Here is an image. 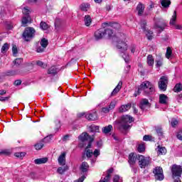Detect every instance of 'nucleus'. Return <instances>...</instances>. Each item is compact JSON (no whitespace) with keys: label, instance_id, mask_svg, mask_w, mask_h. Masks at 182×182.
<instances>
[{"label":"nucleus","instance_id":"obj_48","mask_svg":"<svg viewBox=\"0 0 182 182\" xmlns=\"http://www.w3.org/2000/svg\"><path fill=\"white\" fill-rule=\"evenodd\" d=\"M122 58L126 63H129V61L130 60V57L129 56V54L124 53L122 55Z\"/></svg>","mask_w":182,"mask_h":182},{"label":"nucleus","instance_id":"obj_47","mask_svg":"<svg viewBox=\"0 0 182 182\" xmlns=\"http://www.w3.org/2000/svg\"><path fill=\"white\" fill-rule=\"evenodd\" d=\"M156 68H160V66H163V58H160L158 60H156Z\"/></svg>","mask_w":182,"mask_h":182},{"label":"nucleus","instance_id":"obj_4","mask_svg":"<svg viewBox=\"0 0 182 182\" xmlns=\"http://www.w3.org/2000/svg\"><path fill=\"white\" fill-rule=\"evenodd\" d=\"M36 31L32 27H26L22 34V38L26 42H30L35 37Z\"/></svg>","mask_w":182,"mask_h":182},{"label":"nucleus","instance_id":"obj_31","mask_svg":"<svg viewBox=\"0 0 182 182\" xmlns=\"http://www.w3.org/2000/svg\"><path fill=\"white\" fill-rule=\"evenodd\" d=\"M89 168V164H87V162H82L81 166H80V170L83 171V173L87 171V169Z\"/></svg>","mask_w":182,"mask_h":182},{"label":"nucleus","instance_id":"obj_8","mask_svg":"<svg viewBox=\"0 0 182 182\" xmlns=\"http://www.w3.org/2000/svg\"><path fill=\"white\" fill-rule=\"evenodd\" d=\"M168 83V78L166 76H162L159 81V88L163 92L167 90V85Z\"/></svg>","mask_w":182,"mask_h":182},{"label":"nucleus","instance_id":"obj_56","mask_svg":"<svg viewBox=\"0 0 182 182\" xmlns=\"http://www.w3.org/2000/svg\"><path fill=\"white\" fill-rule=\"evenodd\" d=\"M29 8L28 7H24L23 9V14L24 15H26V16H28V15H29Z\"/></svg>","mask_w":182,"mask_h":182},{"label":"nucleus","instance_id":"obj_16","mask_svg":"<svg viewBox=\"0 0 182 182\" xmlns=\"http://www.w3.org/2000/svg\"><path fill=\"white\" fill-rule=\"evenodd\" d=\"M105 36V28H100L95 31V38L97 41L102 39Z\"/></svg>","mask_w":182,"mask_h":182},{"label":"nucleus","instance_id":"obj_38","mask_svg":"<svg viewBox=\"0 0 182 182\" xmlns=\"http://www.w3.org/2000/svg\"><path fill=\"white\" fill-rule=\"evenodd\" d=\"M182 90V85L181 84H176L173 88V91L176 93L181 92Z\"/></svg>","mask_w":182,"mask_h":182},{"label":"nucleus","instance_id":"obj_21","mask_svg":"<svg viewBox=\"0 0 182 182\" xmlns=\"http://www.w3.org/2000/svg\"><path fill=\"white\" fill-rule=\"evenodd\" d=\"M104 25L105 26H110L111 28H114V29H119V28H120V24L118 23H104Z\"/></svg>","mask_w":182,"mask_h":182},{"label":"nucleus","instance_id":"obj_29","mask_svg":"<svg viewBox=\"0 0 182 182\" xmlns=\"http://www.w3.org/2000/svg\"><path fill=\"white\" fill-rule=\"evenodd\" d=\"M67 170H69V167L68 166H60L58 168L57 172L58 174H63V173L67 171Z\"/></svg>","mask_w":182,"mask_h":182},{"label":"nucleus","instance_id":"obj_53","mask_svg":"<svg viewBox=\"0 0 182 182\" xmlns=\"http://www.w3.org/2000/svg\"><path fill=\"white\" fill-rule=\"evenodd\" d=\"M156 130L159 136H163V129H161V127H158L156 128Z\"/></svg>","mask_w":182,"mask_h":182},{"label":"nucleus","instance_id":"obj_37","mask_svg":"<svg viewBox=\"0 0 182 182\" xmlns=\"http://www.w3.org/2000/svg\"><path fill=\"white\" fill-rule=\"evenodd\" d=\"M48 41L46 38H43L41 39V41H40V45L41 46H43V48L46 49V47L48 46Z\"/></svg>","mask_w":182,"mask_h":182},{"label":"nucleus","instance_id":"obj_26","mask_svg":"<svg viewBox=\"0 0 182 182\" xmlns=\"http://www.w3.org/2000/svg\"><path fill=\"white\" fill-rule=\"evenodd\" d=\"M112 130H113V126L111 124L102 128V132L105 133V134H108Z\"/></svg>","mask_w":182,"mask_h":182},{"label":"nucleus","instance_id":"obj_30","mask_svg":"<svg viewBox=\"0 0 182 182\" xmlns=\"http://www.w3.org/2000/svg\"><path fill=\"white\" fill-rule=\"evenodd\" d=\"M85 24L86 26H90V23H92V18L89 15H86L84 18Z\"/></svg>","mask_w":182,"mask_h":182},{"label":"nucleus","instance_id":"obj_58","mask_svg":"<svg viewBox=\"0 0 182 182\" xmlns=\"http://www.w3.org/2000/svg\"><path fill=\"white\" fill-rule=\"evenodd\" d=\"M92 154L94 157H97L98 156H100V149H95L94 152H92Z\"/></svg>","mask_w":182,"mask_h":182},{"label":"nucleus","instance_id":"obj_41","mask_svg":"<svg viewBox=\"0 0 182 182\" xmlns=\"http://www.w3.org/2000/svg\"><path fill=\"white\" fill-rule=\"evenodd\" d=\"M85 154L87 156V157H92V156H93V151L89 149V148H87V146L85 148Z\"/></svg>","mask_w":182,"mask_h":182},{"label":"nucleus","instance_id":"obj_14","mask_svg":"<svg viewBox=\"0 0 182 182\" xmlns=\"http://www.w3.org/2000/svg\"><path fill=\"white\" fill-rule=\"evenodd\" d=\"M137 160H139V155H137L134 153L129 154L128 161L131 166H134V164H136V161H137Z\"/></svg>","mask_w":182,"mask_h":182},{"label":"nucleus","instance_id":"obj_61","mask_svg":"<svg viewBox=\"0 0 182 182\" xmlns=\"http://www.w3.org/2000/svg\"><path fill=\"white\" fill-rule=\"evenodd\" d=\"M177 139H178V140H181L182 141V131H179L176 135Z\"/></svg>","mask_w":182,"mask_h":182},{"label":"nucleus","instance_id":"obj_36","mask_svg":"<svg viewBox=\"0 0 182 182\" xmlns=\"http://www.w3.org/2000/svg\"><path fill=\"white\" fill-rule=\"evenodd\" d=\"M104 35L105 36H107L108 38H111L112 35H113V31H112V28H106L105 29Z\"/></svg>","mask_w":182,"mask_h":182},{"label":"nucleus","instance_id":"obj_7","mask_svg":"<svg viewBox=\"0 0 182 182\" xmlns=\"http://www.w3.org/2000/svg\"><path fill=\"white\" fill-rule=\"evenodd\" d=\"M78 139L81 141H89L87 149H90V147H92V143L93 142L94 139L87 133L83 132L79 136Z\"/></svg>","mask_w":182,"mask_h":182},{"label":"nucleus","instance_id":"obj_46","mask_svg":"<svg viewBox=\"0 0 182 182\" xmlns=\"http://www.w3.org/2000/svg\"><path fill=\"white\" fill-rule=\"evenodd\" d=\"M25 152H16L14 154V156L18 159H22V157H25Z\"/></svg>","mask_w":182,"mask_h":182},{"label":"nucleus","instance_id":"obj_34","mask_svg":"<svg viewBox=\"0 0 182 182\" xmlns=\"http://www.w3.org/2000/svg\"><path fill=\"white\" fill-rule=\"evenodd\" d=\"M58 73V68L55 66H52L48 69V75H56Z\"/></svg>","mask_w":182,"mask_h":182},{"label":"nucleus","instance_id":"obj_10","mask_svg":"<svg viewBox=\"0 0 182 182\" xmlns=\"http://www.w3.org/2000/svg\"><path fill=\"white\" fill-rule=\"evenodd\" d=\"M172 177L176 178V177H181L182 168L180 166L173 165L171 168Z\"/></svg>","mask_w":182,"mask_h":182},{"label":"nucleus","instance_id":"obj_59","mask_svg":"<svg viewBox=\"0 0 182 182\" xmlns=\"http://www.w3.org/2000/svg\"><path fill=\"white\" fill-rule=\"evenodd\" d=\"M42 147H43V144H42V143L37 144L35 145L36 150H41V149H42Z\"/></svg>","mask_w":182,"mask_h":182},{"label":"nucleus","instance_id":"obj_57","mask_svg":"<svg viewBox=\"0 0 182 182\" xmlns=\"http://www.w3.org/2000/svg\"><path fill=\"white\" fill-rule=\"evenodd\" d=\"M52 137H53L52 135L48 136L44 138L43 141H45V143H49V141L52 140Z\"/></svg>","mask_w":182,"mask_h":182},{"label":"nucleus","instance_id":"obj_24","mask_svg":"<svg viewBox=\"0 0 182 182\" xmlns=\"http://www.w3.org/2000/svg\"><path fill=\"white\" fill-rule=\"evenodd\" d=\"M146 63H147L148 66H154V58H153V55H149L147 56Z\"/></svg>","mask_w":182,"mask_h":182},{"label":"nucleus","instance_id":"obj_17","mask_svg":"<svg viewBox=\"0 0 182 182\" xmlns=\"http://www.w3.org/2000/svg\"><path fill=\"white\" fill-rule=\"evenodd\" d=\"M140 108L141 110H144L146 107H150V102H149V100L144 98L142 99L140 102Z\"/></svg>","mask_w":182,"mask_h":182},{"label":"nucleus","instance_id":"obj_54","mask_svg":"<svg viewBox=\"0 0 182 182\" xmlns=\"http://www.w3.org/2000/svg\"><path fill=\"white\" fill-rule=\"evenodd\" d=\"M171 124L172 127H176V125L178 124V121H177V119H172L171 122Z\"/></svg>","mask_w":182,"mask_h":182},{"label":"nucleus","instance_id":"obj_25","mask_svg":"<svg viewBox=\"0 0 182 182\" xmlns=\"http://www.w3.org/2000/svg\"><path fill=\"white\" fill-rule=\"evenodd\" d=\"M144 5L141 4H139L136 6V10L138 11V15H143V12H144Z\"/></svg>","mask_w":182,"mask_h":182},{"label":"nucleus","instance_id":"obj_15","mask_svg":"<svg viewBox=\"0 0 182 182\" xmlns=\"http://www.w3.org/2000/svg\"><path fill=\"white\" fill-rule=\"evenodd\" d=\"M60 166H65L66 164V152H63L58 159Z\"/></svg>","mask_w":182,"mask_h":182},{"label":"nucleus","instance_id":"obj_27","mask_svg":"<svg viewBox=\"0 0 182 182\" xmlns=\"http://www.w3.org/2000/svg\"><path fill=\"white\" fill-rule=\"evenodd\" d=\"M172 58H173V50H171V48L168 47L166 48V58L171 59Z\"/></svg>","mask_w":182,"mask_h":182},{"label":"nucleus","instance_id":"obj_3","mask_svg":"<svg viewBox=\"0 0 182 182\" xmlns=\"http://www.w3.org/2000/svg\"><path fill=\"white\" fill-rule=\"evenodd\" d=\"M154 85L149 81H145L140 85L138 91L134 93V96L135 97L139 96L141 91L144 92L146 95H151V93H154Z\"/></svg>","mask_w":182,"mask_h":182},{"label":"nucleus","instance_id":"obj_12","mask_svg":"<svg viewBox=\"0 0 182 182\" xmlns=\"http://www.w3.org/2000/svg\"><path fill=\"white\" fill-rule=\"evenodd\" d=\"M176 21H177V11H174L173 14L170 19L169 25L171 26H175V29L181 30V25L176 24Z\"/></svg>","mask_w":182,"mask_h":182},{"label":"nucleus","instance_id":"obj_43","mask_svg":"<svg viewBox=\"0 0 182 182\" xmlns=\"http://www.w3.org/2000/svg\"><path fill=\"white\" fill-rule=\"evenodd\" d=\"M40 28H41L43 31H46L49 28V26L46 23L42 21L40 23Z\"/></svg>","mask_w":182,"mask_h":182},{"label":"nucleus","instance_id":"obj_18","mask_svg":"<svg viewBox=\"0 0 182 182\" xmlns=\"http://www.w3.org/2000/svg\"><path fill=\"white\" fill-rule=\"evenodd\" d=\"M132 109V104H127L122 105L119 108V113H124L125 112H128V110H130Z\"/></svg>","mask_w":182,"mask_h":182},{"label":"nucleus","instance_id":"obj_35","mask_svg":"<svg viewBox=\"0 0 182 182\" xmlns=\"http://www.w3.org/2000/svg\"><path fill=\"white\" fill-rule=\"evenodd\" d=\"M7 76H15V75H21V71L19 70H11L6 73Z\"/></svg>","mask_w":182,"mask_h":182},{"label":"nucleus","instance_id":"obj_45","mask_svg":"<svg viewBox=\"0 0 182 182\" xmlns=\"http://www.w3.org/2000/svg\"><path fill=\"white\" fill-rule=\"evenodd\" d=\"M45 49L44 47H43L42 46H38L36 47V52L37 53H42L43 52H45Z\"/></svg>","mask_w":182,"mask_h":182},{"label":"nucleus","instance_id":"obj_33","mask_svg":"<svg viewBox=\"0 0 182 182\" xmlns=\"http://www.w3.org/2000/svg\"><path fill=\"white\" fill-rule=\"evenodd\" d=\"M89 8H90V4L87 3H83L80 5V9H82L85 12L87 11V9H89Z\"/></svg>","mask_w":182,"mask_h":182},{"label":"nucleus","instance_id":"obj_9","mask_svg":"<svg viewBox=\"0 0 182 182\" xmlns=\"http://www.w3.org/2000/svg\"><path fill=\"white\" fill-rule=\"evenodd\" d=\"M83 116L85 117V119H87V120H90V122L97 120V114L96 113V112L90 114L85 112L78 114V117H83Z\"/></svg>","mask_w":182,"mask_h":182},{"label":"nucleus","instance_id":"obj_40","mask_svg":"<svg viewBox=\"0 0 182 182\" xmlns=\"http://www.w3.org/2000/svg\"><path fill=\"white\" fill-rule=\"evenodd\" d=\"M8 49H9V45H8V43H4L1 47V53H6Z\"/></svg>","mask_w":182,"mask_h":182},{"label":"nucleus","instance_id":"obj_11","mask_svg":"<svg viewBox=\"0 0 182 182\" xmlns=\"http://www.w3.org/2000/svg\"><path fill=\"white\" fill-rule=\"evenodd\" d=\"M154 174H155L156 180H161L164 179V175L163 174V168L161 167H156L153 171Z\"/></svg>","mask_w":182,"mask_h":182},{"label":"nucleus","instance_id":"obj_44","mask_svg":"<svg viewBox=\"0 0 182 182\" xmlns=\"http://www.w3.org/2000/svg\"><path fill=\"white\" fill-rule=\"evenodd\" d=\"M113 182H123V178L118 175H115L113 178Z\"/></svg>","mask_w":182,"mask_h":182},{"label":"nucleus","instance_id":"obj_55","mask_svg":"<svg viewBox=\"0 0 182 182\" xmlns=\"http://www.w3.org/2000/svg\"><path fill=\"white\" fill-rule=\"evenodd\" d=\"M151 139H152V137L150 135H145L143 137V140L144 141H151Z\"/></svg>","mask_w":182,"mask_h":182},{"label":"nucleus","instance_id":"obj_23","mask_svg":"<svg viewBox=\"0 0 182 182\" xmlns=\"http://www.w3.org/2000/svg\"><path fill=\"white\" fill-rule=\"evenodd\" d=\"M157 153L159 156H163V154H166V153H167V149H166V147H161L160 146H158Z\"/></svg>","mask_w":182,"mask_h":182},{"label":"nucleus","instance_id":"obj_13","mask_svg":"<svg viewBox=\"0 0 182 182\" xmlns=\"http://www.w3.org/2000/svg\"><path fill=\"white\" fill-rule=\"evenodd\" d=\"M146 21H142L141 22V28L145 32L149 41H151L153 39V31L150 30H146Z\"/></svg>","mask_w":182,"mask_h":182},{"label":"nucleus","instance_id":"obj_42","mask_svg":"<svg viewBox=\"0 0 182 182\" xmlns=\"http://www.w3.org/2000/svg\"><path fill=\"white\" fill-rule=\"evenodd\" d=\"M90 130L92 132H95V133H98V132H99V126L91 125L90 127Z\"/></svg>","mask_w":182,"mask_h":182},{"label":"nucleus","instance_id":"obj_52","mask_svg":"<svg viewBox=\"0 0 182 182\" xmlns=\"http://www.w3.org/2000/svg\"><path fill=\"white\" fill-rule=\"evenodd\" d=\"M38 66H40L41 68H43V69H45V68H46L48 65L45 63H43V62L38 60L36 62Z\"/></svg>","mask_w":182,"mask_h":182},{"label":"nucleus","instance_id":"obj_1","mask_svg":"<svg viewBox=\"0 0 182 182\" xmlns=\"http://www.w3.org/2000/svg\"><path fill=\"white\" fill-rule=\"evenodd\" d=\"M134 122V118L130 115H123L119 121L115 122L119 130H127L132 127V123Z\"/></svg>","mask_w":182,"mask_h":182},{"label":"nucleus","instance_id":"obj_49","mask_svg":"<svg viewBox=\"0 0 182 182\" xmlns=\"http://www.w3.org/2000/svg\"><path fill=\"white\" fill-rule=\"evenodd\" d=\"M22 62H23L22 58H16L14 61V63L15 66H19V65H21V63H22Z\"/></svg>","mask_w":182,"mask_h":182},{"label":"nucleus","instance_id":"obj_22","mask_svg":"<svg viewBox=\"0 0 182 182\" xmlns=\"http://www.w3.org/2000/svg\"><path fill=\"white\" fill-rule=\"evenodd\" d=\"M21 23L23 26H26L27 23H31V16H23L21 20Z\"/></svg>","mask_w":182,"mask_h":182},{"label":"nucleus","instance_id":"obj_64","mask_svg":"<svg viewBox=\"0 0 182 182\" xmlns=\"http://www.w3.org/2000/svg\"><path fill=\"white\" fill-rule=\"evenodd\" d=\"M21 83L22 81L21 80H17L14 82V85H16V86H19Z\"/></svg>","mask_w":182,"mask_h":182},{"label":"nucleus","instance_id":"obj_5","mask_svg":"<svg viewBox=\"0 0 182 182\" xmlns=\"http://www.w3.org/2000/svg\"><path fill=\"white\" fill-rule=\"evenodd\" d=\"M167 26V23L163 18H155L154 29H158L159 32H163Z\"/></svg>","mask_w":182,"mask_h":182},{"label":"nucleus","instance_id":"obj_63","mask_svg":"<svg viewBox=\"0 0 182 182\" xmlns=\"http://www.w3.org/2000/svg\"><path fill=\"white\" fill-rule=\"evenodd\" d=\"M130 50H131L132 53H134L136 52V46H132L130 47Z\"/></svg>","mask_w":182,"mask_h":182},{"label":"nucleus","instance_id":"obj_2","mask_svg":"<svg viewBox=\"0 0 182 182\" xmlns=\"http://www.w3.org/2000/svg\"><path fill=\"white\" fill-rule=\"evenodd\" d=\"M114 41H116V47L119 49V52L124 53L127 50L129 46L126 43V36L124 33L117 34Z\"/></svg>","mask_w":182,"mask_h":182},{"label":"nucleus","instance_id":"obj_51","mask_svg":"<svg viewBox=\"0 0 182 182\" xmlns=\"http://www.w3.org/2000/svg\"><path fill=\"white\" fill-rule=\"evenodd\" d=\"M12 52H13L14 56H16V55H18V48L16 47V45H13Z\"/></svg>","mask_w":182,"mask_h":182},{"label":"nucleus","instance_id":"obj_39","mask_svg":"<svg viewBox=\"0 0 182 182\" xmlns=\"http://www.w3.org/2000/svg\"><path fill=\"white\" fill-rule=\"evenodd\" d=\"M116 105H117V101H116L115 100L111 101V102L109 105V110H113V109H114V107H116Z\"/></svg>","mask_w":182,"mask_h":182},{"label":"nucleus","instance_id":"obj_6","mask_svg":"<svg viewBox=\"0 0 182 182\" xmlns=\"http://www.w3.org/2000/svg\"><path fill=\"white\" fill-rule=\"evenodd\" d=\"M139 166L141 168H146L150 164V158L143 155H138Z\"/></svg>","mask_w":182,"mask_h":182},{"label":"nucleus","instance_id":"obj_60","mask_svg":"<svg viewBox=\"0 0 182 182\" xmlns=\"http://www.w3.org/2000/svg\"><path fill=\"white\" fill-rule=\"evenodd\" d=\"M102 112H103V113H109L110 112V109L107 107H103L102 109Z\"/></svg>","mask_w":182,"mask_h":182},{"label":"nucleus","instance_id":"obj_20","mask_svg":"<svg viewBox=\"0 0 182 182\" xmlns=\"http://www.w3.org/2000/svg\"><path fill=\"white\" fill-rule=\"evenodd\" d=\"M167 102H168V97L164 94H161L159 95V103L161 105H167Z\"/></svg>","mask_w":182,"mask_h":182},{"label":"nucleus","instance_id":"obj_19","mask_svg":"<svg viewBox=\"0 0 182 182\" xmlns=\"http://www.w3.org/2000/svg\"><path fill=\"white\" fill-rule=\"evenodd\" d=\"M122 86H123V82L122 81H119L117 85L116 86V87L112 92L111 96H116V94L118 92H120V89H122Z\"/></svg>","mask_w":182,"mask_h":182},{"label":"nucleus","instance_id":"obj_50","mask_svg":"<svg viewBox=\"0 0 182 182\" xmlns=\"http://www.w3.org/2000/svg\"><path fill=\"white\" fill-rule=\"evenodd\" d=\"M146 150V148L144 147V144H139L138 146V151L139 153H143Z\"/></svg>","mask_w":182,"mask_h":182},{"label":"nucleus","instance_id":"obj_28","mask_svg":"<svg viewBox=\"0 0 182 182\" xmlns=\"http://www.w3.org/2000/svg\"><path fill=\"white\" fill-rule=\"evenodd\" d=\"M48 161V158H41L34 160L36 164H45Z\"/></svg>","mask_w":182,"mask_h":182},{"label":"nucleus","instance_id":"obj_32","mask_svg":"<svg viewBox=\"0 0 182 182\" xmlns=\"http://www.w3.org/2000/svg\"><path fill=\"white\" fill-rule=\"evenodd\" d=\"M161 4L164 8H168L171 4V1H170V0H161Z\"/></svg>","mask_w":182,"mask_h":182},{"label":"nucleus","instance_id":"obj_62","mask_svg":"<svg viewBox=\"0 0 182 182\" xmlns=\"http://www.w3.org/2000/svg\"><path fill=\"white\" fill-rule=\"evenodd\" d=\"M0 154H4L5 156H8L10 154V152L8 150H3L0 152Z\"/></svg>","mask_w":182,"mask_h":182}]
</instances>
